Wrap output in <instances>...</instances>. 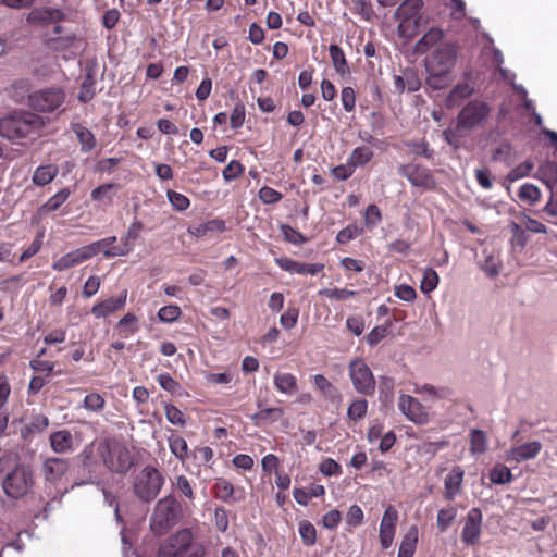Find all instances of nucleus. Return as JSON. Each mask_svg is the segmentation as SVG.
I'll list each match as a JSON object with an SVG mask.
<instances>
[{"label":"nucleus","instance_id":"f257e3e1","mask_svg":"<svg viewBox=\"0 0 557 557\" xmlns=\"http://www.w3.org/2000/svg\"><path fill=\"white\" fill-rule=\"evenodd\" d=\"M490 113L491 109L484 101H470L458 113L455 128H447L443 132L444 140L455 149L459 148L460 139L471 131L482 127Z\"/></svg>","mask_w":557,"mask_h":557},{"label":"nucleus","instance_id":"f03ea898","mask_svg":"<svg viewBox=\"0 0 557 557\" xmlns=\"http://www.w3.org/2000/svg\"><path fill=\"white\" fill-rule=\"evenodd\" d=\"M205 545L190 528H182L166 537L158 548V557H205Z\"/></svg>","mask_w":557,"mask_h":557},{"label":"nucleus","instance_id":"7ed1b4c3","mask_svg":"<svg viewBox=\"0 0 557 557\" xmlns=\"http://www.w3.org/2000/svg\"><path fill=\"white\" fill-rule=\"evenodd\" d=\"M44 122L32 112H20L0 120V136L10 140L34 137L39 134Z\"/></svg>","mask_w":557,"mask_h":557},{"label":"nucleus","instance_id":"20e7f679","mask_svg":"<svg viewBox=\"0 0 557 557\" xmlns=\"http://www.w3.org/2000/svg\"><path fill=\"white\" fill-rule=\"evenodd\" d=\"M180 504L171 496L164 497L154 506L149 519V527L154 535L166 534L177 522Z\"/></svg>","mask_w":557,"mask_h":557},{"label":"nucleus","instance_id":"39448f33","mask_svg":"<svg viewBox=\"0 0 557 557\" xmlns=\"http://www.w3.org/2000/svg\"><path fill=\"white\" fill-rule=\"evenodd\" d=\"M98 453L110 471L124 473L133 465V457L128 448L115 440L100 442Z\"/></svg>","mask_w":557,"mask_h":557},{"label":"nucleus","instance_id":"423d86ee","mask_svg":"<svg viewBox=\"0 0 557 557\" xmlns=\"http://www.w3.org/2000/svg\"><path fill=\"white\" fill-rule=\"evenodd\" d=\"M163 484L161 472L152 466H146L134 478L133 492L140 500L150 503L159 495Z\"/></svg>","mask_w":557,"mask_h":557},{"label":"nucleus","instance_id":"0eeeda50","mask_svg":"<svg viewBox=\"0 0 557 557\" xmlns=\"http://www.w3.org/2000/svg\"><path fill=\"white\" fill-rule=\"evenodd\" d=\"M3 492L10 498L18 499L27 495L34 485L33 471L28 466L15 465L1 480Z\"/></svg>","mask_w":557,"mask_h":557},{"label":"nucleus","instance_id":"6e6552de","mask_svg":"<svg viewBox=\"0 0 557 557\" xmlns=\"http://www.w3.org/2000/svg\"><path fill=\"white\" fill-rule=\"evenodd\" d=\"M421 0H406L396 10V16L400 20L398 33L404 37H413L419 27Z\"/></svg>","mask_w":557,"mask_h":557},{"label":"nucleus","instance_id":"1a4fd4ad","mask_svg":"<svg viewBox=\"0 0 557 557\" xmlns=\"http://www.w3.org/2000/svg\"><path fill=\"white\" fill-rule=\"evenodd\" d=\"M349 376L357 393L369 396L375 391V379L369 366L362 359L349 362Z\"/></svg>","mask_w":557,"mask_h":557},{"label":"nucleus","instance_id":"9d476101","mask_svg":"<svg viewBox=\"0 0 557 557\" xmlns=\"http://www.w3.org/2000/svg\"><path fill=\"white\" fill-rule=\"evenodd\" d=\"M457 47L451 42H443L435 47L426 61V71H445L450 73L456 63Z\"/></svg>","mask_w":557,"mask_h":557},{"label":"nucleus","instance_id":"9b49d317","mask_svg":"<svg viewBox=\"0 0 557 557\" xmlns=\"http://www.w3.org/2000/svg\"><path fill=\"white\" fill-rule=\"evenodd\" d=\"M64 99L65 95L62 89L45 88L30 94L28 104L37 111L52 112L64 102Z\"/></svg>","mask_w":557,"mask_h":557},{"label":"nucleus","instance_id":"f8f14e48","mask_svg":"<svg viewBox=\"0 0 557 557\" xmlns=\"http://www.w3.org/2000/svg\"><path fill=\"white\" fill-rule=\"evenodd\" d=\"M398 409L411 422L416 424H426L430 416L425 407L410 395H400L398 399Z\"/></svg>","mask_w":557,"mask_h":557},{"label":"nucleus","instance_id":"ddd939ff","mask_svg":"<svg viewBox=\"0 0 557 557\" xmlns=\"http://www.w3.org/2000/svg\"><path fill=\"white\" fill-rule=\"evenodd\" d=\"M399 174L405 176L416 187L432 190L436 186V181L430 170L418 164L401 165Z\"/></svg>","mask_w":557,"mask_h":557},{"label":"nucleus","instance_id":"4468645a","mask_svg":"<svg viewBox=\"0 0 557 557\" xmlns=\"http://www.w3.org/2000/svg\"><path fill=\"white\" fill-rule=\"evenodd\" d=\"M69 469L70 463L67 459L49 457L42 462L41 473L45 482L54 484L67 473Z\"/></svg>","mask_w":557,"mask_h":557},{"label":"nucleus","instance_id":"2eb2a0df","mask_svg":"<svg viewBox=\"0 0 557 557\" xmlns=\"http://www.w3.org/2000/svg\"><path fill=\"white\" fill-rule=\"evenodd\" d=\"M65 18L61 9L41 7L34 8L27 15L26 21L30 25H50L58 24Z\"/></svg>","mask_w":557,"mask_h":557},{"label":"nucleus","instance_id":"dca6fc26","mask_svg":"<svg viewBox=\"0 0 557 557\" xmlns=\"http://www.w3.org/2000/svg\"><path fill=\"white\" fill-rule=\"evenodd\" d=\"M482 512L479 508H472L468 511L461 539L468 545L478 543L481 534Z\"/></svg>","mask_w":557,"mask_h":557},{"label":"nucleus","instance_id":"f3484780","mask_svg":"<svg viewBox=\"0 0 557 557\" xmlns=\"http://www.w3.org/2000/svg\"><path fill=\"white\" fill-rule=\"evenodd\" d=\"M542 449L539 441L529 442L511 447L506 451V460L510 462H522L535 458Z\"/></svg>","mask_w":557,"mask_h":557},{"label":"nucleus","instance_id":"a211bd4d","mask_svg":"<svg viewBox=\"0 0 557 557\" xmlns=\"http://www.w3.org/2000/svg\"><path fill=\"white\" fill-rule=\"evenodd\" d=\"M91 257L92 251L91 249H88L86 245L73 251H70L66 255L59 258L58 260H55L52 264V269L55 271H64L90 259Z\"/></svg>","mask_w":557,"mask_h":557},{"label":"nucleus","instance_id":"6ab92c4d","mask_svg":"<svg viewBox=\"0 0 557 557\" xmlns=\"http://www.w3.org/2000/svg\"><path fill=\"white\" fill-rule=\"evenodd\" d=\"M49 444L55 454L72 453L76 448L74 436L65 429L52 432L49 436Z\"/></svg>","mask_w":557,"mask_h":557},{"label":"nucleus","instance_id":"aec40b11","mask_svg":"<svg viewBox=\"0 0 557 557\" xmlns=\"http://www.w3.org/2000/svg\"><path fill=\"white\" fill-rule=\"evenodd\" d=\"M275 262L281 269L290 273L298 274L315 275L324 268L322 263H301L289 258H277L275 259Z\"/></svg>","mask_w":557,"mask_h":557},{"label":"nucleus","instance_id":"412c9836","mask_svg":"<svg viewBox=\"0 0 557 557\" xmlns=\"http://www.w3.org/2000/svg\"><path fill=\"white\" fill-rule=\"evenodd\" d=\"M127 298V290L124 289L117 298H109L103 301H100L96 304L91 312L97 318H104L109 315L110 313H113L120 309H122L125 306Z\"/></svg>","mask_w":557,"mask_h":557},{"label":"nucleus","instance_id":"4be33fe9","mask_svg":"<svg viewBox=\"0 0 557 557\" xmlns=\"http://www.w3.org/2000/svg\"><path fill=\"white\" fill-rule=\"evenodd\" d=\"M275 388L285 395H295L298 392L297 379L292 373L276 372L273 376Z\"/></svg>","mask_w":557,"mask_h":557},{"label":"nucleus","instance_id":"5701e85b","mask_svg":"<svg viewBox=\"0 0 557 557\" xmlns=\"http://www.w3.org/2000/svg\"><path fill=\"white\" fill-rule=\"evenodd\" d=\"M463 479V471L460 467H455L445 478V497L449 500L454 499L459 493Z\"/></svg>","mask_w":557,"mask_h":557},{"label":"nucleus","instance_id":"b1692460","mask_svg":"<svg viewBox=\"0 0 557 557\" xmlns=\"http://www.w3.org/2000/svg\"><path fill=\"white\" fill-rule=\"evenodd\" d=\"M284 416V409L281 407H271L260 409L255 414L250 416L251 421L256 425L273 423L278 421Z\"/></svg>","mask_w":557,"mask_h":557},{"label":"nucleus","instance_id":"393cba45","mask_svg":"<svg viewBox=\"0 0 557 557\" xmlns=\"http://www.w3.org/2000/svg\"><path fill=\"white\" fill-rule=\"evenodd\" d=\"M418 542V528L412 525L404 535L397 557H412Z\"/></svg>","mask_w":557,"mask_h":557},{"label":"nucleus","instance_id":"a878e982","mask_svg":"<svg viewBox=\"0 0 557 557\" xmlns=\"http://www.w3.org/2000/svg\"><path fill=\"white\" fill-rule=\"evenodd\" d=\"M444 37V33L440 28H431L422 38L416 44L414 50L417 53H424L431 47L437 45Z\"/></svg>","mask_w":557,"mask_h":557},{"label":"nucleus","instance_id":"bb28decb","mask_svg":"<svg viewBox=\"0 0 557 557\" xmlns=\"http://www.w3.org/2000/svg\"><path fill=\"white\" fill-rule=\"evenodd\" d=\"M117 190V185L109 183L95 188L90 197L94 201L99 202L101 206H110L113 201V196Z\"/></svg>","mask_w":557,"mask_h":557},{"label":"nucleus","instance_id":"cd10ccee","mask_svg":"<svg viewBox=\"0 0 557 557\" xmlns=\"http://www.w3.org/2000/svg\"><path fill=\"white\" fill-rule=\"evenodd\" d=\"M329 51L336 73L341 76L348 75L350 73V69L342 48L333 44L330 46Z\"/></svg>","mask_w":557,"mask_h":557},{"label":"nucleus","instance_id":"c85d7f7f","mask_svg":"<svg viewBox=\"0 0 557 557\" xmlns=\"http://www.w3.org/2000/svg\"><path fill=\"white\" fill-rule=\"evenodd\" d=\"M73 131L82 146L83 152H89L96 147V138L87 127L75 124Z\"/></svg>","mask_w":557,"mask_h":557},{"label":"nucleus","instance_id":"c756f323","mask_svg":"<svg viewBox=\"0 0 557 557\" xmlns=\"http://www.w3.org/2000/svg\"><path fill=\"white\" fill-rule=\"evenodd\" d=\"M487 436L484 431L473 429L470 432V451L472 455H483L487 450Z\"/></svg>","mask_w":557,"mask_h":557},{"label":"nucleus","instance_id":"7c9ffc66","mask_svg":"<svg viewBox=\"0 0 557 557\" xmlns=\"http://www.w3.org/2000/svg\"><path fill=\"white\" fill-rule=\"evenodd\" d=\"M49 425V419L46 416L38 414L32 419V421L22 429V437L29 440L33 434L44 432Z\"/></svg>","mask_w":557,"mask_h":557},{"label":"nucleus","instance_id":"2f4dec72","mask_svg":"<svg viewBox=\"0 0 557 557\" xmlns=\"http://www.w3.org/2000/svg\"><path fill=\"white\" fill-rule=\"evenodd\" d=\"M57 174H58L57 166H54L52 164L42 165V166L37 168V170L35 171V173L33 175V182L38 186H45V185L49 184L50 182H52V180L57 176Z\"/></svg>","mask_w":557,"mask_h":557},{"label":"nucleus","instance_id":"473e14b6","mask_svg":"<svg viewBox=\"0 0 557 557\" xmlns=\"http://www.w3.org/2000/svg\"><path fill=\"white\" fill-rule=\"evenodd\" d=\"M133 238H127V234L121 238V243L117 246H113L111 249L103 250V256L107 258L122 257L128 255L134 248Z\"/></svg>","mask_w":557,"mask_h":557},{"label":"nucleus","instance_id":"72a5a7b5","mask_svg":"<svg viewBox=\"0 0 557 557\" xmlns=\"http://www.w3.org/2000/svg\"><path fill=\"white\" fill-rule=\"evenodd\" d=\"M473 92V87H471L468 83L458 84L454 89L449 92L447 97V103L449 107L457 106L460 100L471 96Z\"/></svg>","mask_w":557,"mask_h":557},{"label":"nucleus","instance_id":"f704fd0d","mask_svg":"<svg viewBox=\"0 0 557 557\" xmlns=\"http://www.w3.org/2000/svg\"><path fill=\"white\" fill-rule=\"evenodd\" d=\"M373 154L374 153L370 148L361 146V147L355 148L351 151L348 160L356 169L357 166H362V165L367 164L368 162H370L371 159L373 158Z\"/></svg>","mask_w":557,"mask_h":557},{"label":"nucleus","instance_id":"c9c22d12","mask_svg":"<svg viewBox=\"0 0 557 557\" xmlns=\"http://www.w3.org/2000/svg\"><path fill=\"white\" fill-rule=\"evenodd\" d=\"M71 191L69 188H63L50 197L41 207L42 212H53L58 210L70 197Z\"/></svg>","mask_w":557,"mask_h":557},{"label":"nucleus","instance_id":"e433bc0d","mask_svg":"<svg viewBox=\"0 0 557 557\" xmlns=\"http://www.w3.org/2000/svg\"><path fill=\"white\" fill-rule=\"evenodd\" d=\"M426 84L434 90L443 89L450 83L449 73L445 71H428Z\"/></svg>","mask_w":557,"mask_h":557},{"label":"nucleus","instance_id":"4c0bfd02","mask_svg":"<svg viewBox=\"0 0 557 557\" xmlns=\"http://www.w3.org/2000/svg\"><path fill=\"white\" fill-rule=\"evenodd\" d=\"M512 473L510 469L502 463L496 465L490 471V480L494 484H506L512 481Z\"/></svg>","mask_w":557,"mask_h":557},{"label":"nucleus","instance_id":"58836bf2","mask_svg":"<svg viewBox=\"0 0 557 557\" xmlns=\"http://www.w3.org/2000/svg\"><path fill=\"white\" fill-rule=\"evenodd\" d=\"M440 282L438 274L435 270L428 268L423 272V277L420 283V289L424 294H429L433 292Z\"/></svg>","mask_w":557,"mask_h":557},{"label":"nucleus","instance_id":"ea45409f","mask_svg":"<svg viewBox=\"0 0 557 557\" xmlns=\"http://www.w3.org/2000/svg\"><path fill=\"white\" fill-rule=\"evenodd\" d=\"M456 516L457 509L455 507L440 509L436 518L437 528L442 532L446 531L456 519Z\"/></svg>","mask_w":557,"mask_h":557},{"label":"nucleus","instance_id":"a19ab883","mask_svg":"<svg viewBox=\"0 0 557 557\" xmlns=\"http://www.w3.org/2000/svg\"><path fill=\"white\" fill-rule=\"evenodd\" d=\"M299 534L306 546H312L317 542L315 528L307 520L299 522Z\"/></svg>","mask_w":557,"mask_h":557},{"label":"nucleus","instance_id":"79ce46f5","mask_svg":"<svg viewBox=\"0 0 557 557\" xmlns=\"http://www.w3.org/2000/svg\"><path fill=\"white\" fill-rule=\"evenodd\" d=\"M539 172L544 183L552 187L557 183V163L548 161L540 166Z\"/></svg>","mask_w":557,"mask_h":557},{"label":"nucleus","instance_id":"37998d69","mask_svg":"<svg viewBox=\"0 0 557 557\" xmlns=\"http://www.w3.org/2000/svg\"><path fill=\"white\" fill-rule=\"evenodd\" d=\"M215 496L223 502H230L234 495V486L231 482L219 479L214 484Z\"/></svg>","mask_w":557,"mask_h":557},{"label":"nucleus","instance_id":"c03bdc74","mask_svg":"<svg viewBox=\"0 0 557 557\" xmlns=\"http://www.w3.org/2000/svg\"><path fill=\"white\" fill-rule=\"evenodd\" d=\"M541 191L533 184H523L519 189V198L523 201L534 205L540 200Z\"/></svg>","mask_w":557,"mask_h":557},{"label":"nucleus","instance_id":"a18cd8bd","mask_svg":"<svg viewBox=\"0 0 557 557\" xmlns=\"http://www.w3.org/2000/svg\"><path fill=\"white\" fill-rule=\"evenodd\" d=\"M171 451L181 460H183L188 450L187 442L182 436H171L169 438Z\"/></svg>","mask_w":557,"mask_h":557},{"label":"nucleus","instance_id":"49530a36","mask_svg":"<svg viewBox=\"0 0 557 557\" xmlns=\"http://www.w3.org/2000/svg\"><path fill=\"white\" fill-rule=\"evenodd\" d=\"M367 409L368 403L366 399H356L348 407V418L354 421L360 420L366 416Z\"/></svg>","mask_w":557,"mask_h":557},{"label":"nucleus","instance_id":"de8ad7c7","mask_svg":"<svg viewBox=\"0 0 557 557\" xmlns=\"http://www.w3.org/2000/svg\"><path fill=\"white\" fill-rule=\"evenodd\" d=\"M533 166H534L533 162L524 161V162L520 163L519 165H517L516 168H513L507 174L506 178L509 182H515V181H518L520 178L527 177V176H529V174L532 171Z\"/></svg>","mask_w":557,"mask_h":557},{"label":"nucleus","instance_id":"09e8293b","mask_svg":"<svg viewBox=\"0 0 557 557\" xmlns=\"http://www.w3.org/2000/svg\"><path fill=\"white\" fill-rule=\"evenodd\" d=\"M223 228H224L223 222L212 220L207 223L195 226L193 228L190 227V228H188V232L194 236L201 237V236L206 235L207 232H209V231L223 230Z\"/></svg>","mask_w":557,"mask_h":557},{"label":"nucleus","instance_id":"8fccbe9b","mask_svg":"<svg viewBox=\"0 0 557 557\" xmlns=\"http://www.w3.org/2000/svg\"><path fill=\"white\" fill-rule=\"evenodd\" d=\"M320 294L331 299L347 300L354 297L357 292L345 288H325L320 290Z\"/></svg>","mask_w":557,"mask_h":557},{"label":"nucleus","instance_id":"3c124183","mask_svg":"<svg viewBox=\"0 0 557 557\" xmlns=\"http://www.w3.org/2000/svg\"><path fill=\"white\" fill-rule=\"evenodd\" d=\"M395 296L406 302H413L417 298L414 288L407 284H400L394 288Z\"/></svg>","mask_w":557,"mask_h":557},{"label":"nucleus","instance_id":"603ef678","mask_svg":"<svg viewBox=\"0 0 557 557\" xmlns=\"http://www.w3.org/2000/svg\"><path fill=\"white\" fill-rule=\"evenodd\" d=\"M84 408L89 411H100L104 407V399L98 393H91L84 398Z\"/></svg>","mask_w":557,"mask_h":557},{"label":"nucleus","instance_id":"864d4df0","mask_svg":"<svg viewBox=\"0 0 557 557\" xmlns=\"http://www.w3.org/2000/svg\"><path fill=\"white\" fill-rule=\"evenodd\" d=\"M259 198L263 203L273 205V203H277L278 201H281V199L283 198V195L280 191H277L271 187L263 186L259 190Z\"/></svg>","mask_w":557,"mask_h":557},{"label":"nucleus","instance_id":"5fc2aeb1","mask_svg":"<svg viewBox=\"0 0 557 557\" xmlns=\"http://www.w3.org/2000/svg\"><path fill=\"white\" fill-rule=\"evenodd\" d=\"M180 315L181 309L175 305L164 306L158 312L159 319L166 323L177 320Z\"/></svg>","mask_w":557,"mask_h":557},{"label":"nucleus","instance_id":"6e6d98bb","mask_svg":"<svg viewBox=\"0 0 557 557\" xmlns=\"http://www.w3.org/2000/svg\"><path fill=\"white\" fill-rule=\"evenodd\" d=\"M82 89L87 92V97H84V92H81L78 97L81 101L86 102L95 96V78L91 70L86 74L82 83Z\"/></svg>","mask_w":557,"mask_h":557},{"label":"nucleus","instance_id":"4d7b16f0","mask_svg":"<svg viewBox=\"0 0 557 557\" xmlns=\"http://www.w3.org/2000/svg\"><path fill=\"white\" fill-rule=\"evenodd\" d=\"M398 512L393 506H388L381 520L380 529H396Z\"/></svg>","mask_w":557,"mask_h":557},{"label":"nucleus","instance_id":"13d9d810","mask_svg":"<svg viewBox=\"0 0 557 557\" xmlns=\"http://www.w3.org/2000/svg\"><path fill=\"white\" fill-rule=\"evenodd\" d=\"M244 171V166L237 160H232L223 170V178L227 182L237 178Z\"/></svg>","mask_w":557,"mask_h":557},{"label":"nucleus","instance_id":"bf43d9fd","mask_svg":"<svg viewBox=\"0 0 557 557\" xmlns=\"http://www.w3.org/2000/svg\"><path fill=\"white\" fill-rule=\"evenodd\" d=\"M281 232L288 243L292 244H302L306 242V237L299 233L297 230L293 228L289 225H281Z\"/></svg>","mask_w":557,"mask_h":557},{"label":"nucleus","instance_id":"052dcab7","mask_svg":"<svg viewBox=\"0 0 557 557\" xmlns=\"http://www.w3.org/2000/svg\"><path fill=\"white\" fill-rule=\"evenodd\" d=\"M346 522L351 527H359L363 523V511L360 506L352 505L349 507Z\"/></svg>","mask_w":557,"mask_h":557},{"label":"nucleus","instance_id":"680f3d73","mask_svg":"<svg viewBox=\"0 0 557 557\" xmlns=\"http://www.w3.org/2000/svg\"><path fill=\"white\" fill-rule=\"evenodd\" d=\"M355 172V166L347 160L346 164H341L332 169V175L337 181H346Z\"/></svg>","mask_w":557,"mask_h":557},{"label":"nucleus","instance_id":"e2e57ef3","mask_svg":"<svg viewBox=\"0 0 557 557\" xmlns=\"http://www.w3.org/2000/svg\"><path fill=\"white\" fill-rule=\"evenodd\" d=\"M168 198L171 205L180 211L187 209L190 205L189 199L177 191H168Z\"/></svg>","mask_w":557,"mask_h":557},{"label":"nucleus","instance_id":"0e129e2a","mask_svg":"<svg viewBox=\"0 0 557 557\" xmlns=\"http://www.w3.org/2000/svg\"><path fill=\"white\" fill-rule=\"evenodd\" d=\"M341 100L345 111L351 112L356 104V95L351 87H344L341 92Z\"/></svg>","mask_w":557,"mask_h":557},{"label":"nucleus","instance_id":"69168bd1","mask_svg":"<svg viewBox=\"0 0 557 557\" xmlns=\"http://www.w3.org/2000/svg\"><path fill=\"white\" fill-rule=\"evenodd\" d=\"M165 416L170 423L174 425H184V413L173 405H165Z\"/></svg>","mask_w":557,"mask_h":557},{"label":"nucleus","instance_id":"338daca9","mask_svg":"<svg viewBox=\"0 0 557 557\" xmlns=\"http://www.w3.org/2000/svg\"><path fill=\"white\" fill-rule=\"evenodd\" d=\"M313 382L317 388H319L325 396H332L335 393L333 384L322 374H315Z\"/></svg>","mask_w":557,"mask_h":557},{"label":"nucleus","instance_id":"774afa93","mask_svg":"<svg viewBox=\"0 0 557 557\" xmlns=\"http://www.w3.org/2000/svg\"><path fill=\"white\" fill-rule=\"evenodd\" d=\"M321 473L324 475H338L342 472L341 466L333 459L326 458L324 459L319 467Z\"/></svg>","mask_w":557,"mask_h":557}]
</instances>
